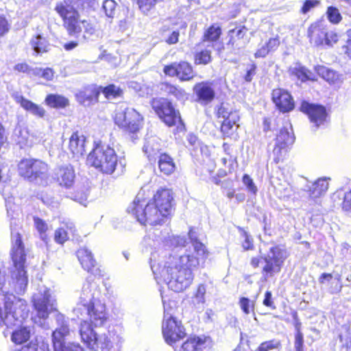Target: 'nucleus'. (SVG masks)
I'll return each mask as SVG.
<instances>
[{
    "mask_svg": "<svg viewBox=\"0 0 351 351\" xmlns=\"http://www.w3.org/2000/svg\"><path fill=\"white\" fill-rule=\"evenodd\" d=\"M189 237L191 244L186 243L184 237L169 236L166 242L174 247H180V254L173 256L165 251H155L151 254L150 267L155 279L163 281L175 292H181L193 282V269L208 255L206 246L197 240L195 232L191 229Z\"/></svg>",
    "mask_w": 351,
    "mask_h": 351,
    "instance_id": "1",
    "label": "nucleus"
},
{
    "mask_svg": "<svg viewBox=\"0 0 351 351\" xmlns=\"http://www.w3.org/2000/svg\"><path fill=\"white\" fill-rule=\"evenodd\" d=\"M173 196L169 189L158 190L153 199L145 198V191L141 189L133 202L128 206V212L135 215L139 223L143 225L160 224L171 215Z\"/></svg>",
    "mask_w": 351,
    "mask_h": 351,
    "instance_id": "2",
    "label": "nucleus"
},
{
    "mask_svg": "<svg viewBox=\"0 0 351 351\" xmlns=\"http://www.w3.org/2000/svg\"><path fill=\"white\" fill-rule=\"evenodd\" d=\"M88 316L90 322L82 320L80 324L79 333L82 341L88 348L93 351L109 350L111 342L106 334H98L93 328L101 326L107 320L106 305L100 301L91 304Z\"/></svg>",
    "mask_w": 351,
    "mask_h": 351,
    "instance_id": "3",
    "label": "nucleus"
},
{
    "mask_svg": "<svg viewBox=\"0 0 351 351\" xmlns=\"http://www.w3.org/2000/svg\"><path fill=\"white\" fill-rule=\"evenodd\" d=\"M11 256L14 267L11 275L12 291L21 293L25 291L28 280L24 266L26 253L21 236L18 232L12 233Z\"/></svg>",
    "mask_w": 351,
    "mask_h": 351,
    "instance_id": "4",
    "label": "nucleus"
},
{
    "mask_svg": "<svg viewBox=\"0 0 351 351\" xmlns=\"http://www.w3.org/2000/svg\"><path fill=\"white\" fill-rule=\"evenodd\" d=\"M32 302L36 311V316L33 318L34 324L45 330L49 329V324L47 319L51 313L57 311L56 299L50 289L45 287H40L33 294Z\"/></svg>",
    "mask_w": 351,
    "mask_h": 351,
    "instance_id": "5",
    "label": "nucleus"
},
{
    "mask_svg": "<svg viewBox=\"0 0 351 351\" xmlns=\"http://www.w3.org/2000/svg\"><path fill=\"white\" fill-rule=\"evenodd\" d=\"M117 155L109 145L97 143L88 154L87 162L99 171L112 174L117 166Z\"/></svg>",
    "mask_w": 351,
    "mask_h": 351,
    "instance_id": "6",
    "label": "nucleus"
},
{
    "mask_svg": "<svg viewBox=\"0 0 351 351\" xmlns=\"http://www.w3.org/2000/svg\"><path fill=\"white\" fill-rule=\"evenodd\" d=\"M57 328L51 335L53 350V351H84V349L75 343H66V338L70 335L69 321L62 313H57L56 315Z\"/></svg>",
    "mask_w": 351,
    "mask_h": 351,
    "instance_id": "7",
    "label": "nucleus"
},
{
    "mask_svg": "<svg viewBox=\"0 0 351 351\" xmlns=\"http://www.w3.org/2000/svg\"><path fill=\"white\" fill-rule=\"evenodd\" d=\"M154 110L160 119L169 127L176 125V131H184L185 126L181 119L179 111L176 110L171 103L165 98H155L152 101Z\"/></svg>",
    "mask_w": 351,
    "mask_h": 351,
    "instance_id": "8",
    "label": "nucleus"
},
{
    "mask_svg": "<svg viewBox=\"0 0 351 351\" xmlns=\"http://www.w3.org/2000/svg\"><path fill=\"white\" fill-rule=\"evenodd\" d=\"M143 117L135 109L119 106L115 112L114 122L121 128L130 132H137L141 126Z\"/></svg>",
    "mask_w": 351,
    "mask_h": 351,
    "instance_id": "9",
    "label": "nucleus"
},
{
    "mask_svg": "<svg viewBox=\"0 0 351 351\" xmlns=\"http://www.w3.org/2000/svg\"><path fill=\"white\" fill-rule=\"evenodd\" d=\"M18 170L20 176L30 181H35L38 178L43 179L46 176L48 167L40 160L25 158L19 163Z\"/></svg>",
    "mask_w": 351,
    "mask_h": 351,
    "instance_id": "10",
    "label": "nucleus"
},
{
    "mask_svg": "<svg viewBox=\"0 0 351 351\" xmlns=\"http://www.w3.org/2000/svg\"><path fill=\"white\" fill-rule=\"evenodd\" d=\"M162 334L166 342L170 345L184 338L185 329L181 324L172 316L163 320Z\"/></svg>",
    "mask_w": 351,
    "mask_h": 351,
    "instance_id": "11",
    "label": "nucleus"
},
{
    "mask_svg": "<svg viewBox=\"0 0 351 351\" xmlns=\"http://www.w3.org/2000/svg\"><path fill=\"white\" fill-rule=\"evenodd\" d=\"M265 265L263 269V273L265 278L271 276L280 270L281 265L284 260L283 252L278 246L270 247L269 252L264 257Z\"/></svg>",
    "mask_w": 351,
    "mask_h": 351,
    "instance_id": "12",
    "label": "nucleus"
},
{
    "mask_svg": "<svg viewBox=\"0 0 351 351\" xmlns=\"http://www.w3.org/2000/svg\"><path fill=\"white\" fill-rule=\"evenodd\" d=\"M55 10L62 17L64 26L70 35H76L82 32V24L83 20L79 19L78 12L71 10L66 12L62 5L55 8Z\"/></svg>",
    "mask_w": 351,
    "mask_h": 351,
    "instance_id": "13",
    "label": "nucleus"
},
{
    "mask_svg": "<svg viewBox=\"0 0 351 351\" xmlns=\"http://www.w3.org/2000/svg\"><path fill=\"white\" fill-rule=\"evenodd\" d=\"M300 108L303 112L308 116L311 122L315 124L316 128L322 125L326 121V111L322 106L303 101Z\"/></svg>",
    "mask_w": 351,
    "mask_h": 351,
    "instance_id": "14",
    "label": "nucleus"
},
{
    "mask_svg": "<svg viewBox=\"0 0 351 351\" xmlns=\"http://www.w3.org/2000/svg\"><path fill=\"white\" fill-rule=\"evenodd\" d=\"M75 171L71 165H62L55 169L54 179L62 187L70 189L75 182Z\"/></svg>",
    "mask_w": 351,
    "mask_h": 351,
    "instance_id": "15",
    "label": "nucleus"
},
{
    "mask_svg": "<svg viewBox=\"0 0 351 351\" xmlns=\"http://www.w3.org/2000/svg\"><path fill=\"white\" fill-rule=\"evenodd\" d=\"M272 99L278 109L283 112H289L294 108L291 95L284 89H274L272 92Z\"/></svg>",
    "mask_w": 351,
    "mask_h": 351,
    "instance_id": "16",
    "label": "nucleus"
},
{
    "mask_svg": "<svg viewBox=\"0 0 351 351\" xmlns=\"http://www.w3.org/2000/svg\"><path fill=\"white\" fill-rule=\"evenodd\" d=\"M193 91L197 97V101L204 105L211 102L215 96L214 88L209 82H202L196 84L193 87Z\"/></svg>",
    "mask_w": 351,
    "mask_h": 351,
    "instance_id": "17",
    "label": "nucleus"
},
{
    "mask_svg": "<svg viewBox=\"0 0 351 351\" xmlns=\"http://www.w3.org/2000/svg\"><path fill=\"white\" fill-rule=\"evenodd\" d=\"M99 295L98 285L96 282L87 280L83 285L79 300L82 302L93 304L99 302Z\"/></svg>",
    "mask_w": 351,
    "mask_h": 351,
    "instance_id": "18",
    "label": "nucleus"
},
{
    "mask_svg": "<svg viewBox=\"0 0 351 351\" xmlns=\"http://www.w3.org/2000/svg\"><path fill=\"white\" fill-rule=\"evenodd\" d=\"M293 142L294 137L293 134L289 132L287 128H282L277 135L276 146L273 150L274 154L278 156V160L282 153L287 151V147L293 144Z\"/></svg>",
    "mask_w": 351,
    "mask_h": 351,
    "instance_id": "19",
    "label": "nucleus"
},
{
    "mask_svg": "<svg viewBox=\"0 0 351 351\" xmlns=\"http://www.w3.org/2000/svg\"><path fill=\"white\" fill-rule=\"evenodd\" d=\"M86 137L79 132H73L70 138L69 149L72 153L73 157L79 158L86 152Z\"/></svg>",
    "mask_w": 351,
    "mask_h": 351,
    "instance_id": "20",
    "label": "nucleus"
},
{
    "mask_svg": "<svg viewBox=\"0 0 351 351\" xmlns=\"http://www.w3.org/2000/svg\"><path fill=\"white\" fill-rule=\"evenodd\" d=\"M326 32L319 23L312 24L308 29V37L311 44L315 47L325 45Z\"/></svg>",
    "mask_w": 351,
    "mask_h": 351,
    "instance_id": "21",
    "label": "nucleus"
},
{
    "mask_svg": "<svg viewBox=\"0 0 351 351\" xmlns=\"http://www.w3.org/2000/svg\"><path fill=\"white\" fill-rule=\"evenodd\" d=\"M247 29L245 27L234 28L229 30L228 45H231L233 49H241L245 47L246 41L243 39Z\"/></svg>",
    "mask_w": 351,
    "mask_h": 351,
    "instance_id": "22",
    "label": "nucleus"
},
{
    "mask_svg": "<svg viewBox=\"0 0 351 351\" xmlns=\"http://www.w3.org/2000/svg\"><path fill=\"white\" fill-rule=\"evenodd\" d=\"M160 139L157 136H149L145 138L143 147V152L147 156L149 160H155L160 154L161 145Z\"/></svg>",
    "mask_w": 351,
    "mask_h": 351,
    "instance_id": "23",
    "label": "nucleus"
},
{
    "mask_svg": "<svg viewBox=\"0 0 351 351\" xmlns=\"http://www.w3.org/2000/svg\"><path fill=\"white\" fill-rule=\"evenodd\" d=\"M329 180L330 178L326 177L318 178L308 186L309 197L315 199L324 195L328 189Z\"/></svg>",
    "mask_w": 351,
    "mask_h": 351,
    "instance_id": "24",
    "label": "nucleus"
},
{
    "mask_svg": "<svg viewBox=\"0 0 351 351\" xmlns=\"http://www.w3.org/2000/svg\"><path fill=\"white\" fill-rule=\"evenodd\" d=\"M99 95L98 86L92 85L86 87L84 90L77 95L78 101L84 105H89L92 102H97Z\"/></svg>",
    "mask_w": 351,
    "mask_h": 351,
    "instance_id": "25",
    "label": "nucleus"
},
{
    "mask_svg": "<svg viewBox=\"0 0 351 351\" xmlns=\"http://www.w3.org/2000/svg\"><path fill=\"white\" fill-rule=\"evenodd\" d=\"M16 101L20 104L21 106L33 115L43 118L46 114V110L43 107L24 98L21 95L15 97Z\"/></svg>",
    "mask_w": 351,
    "mask_h": 351,
    "instance_id": "26",
    "label": "nucleus"
},
{
    "mask_svg": "<svg viewBox=\"0 0 351 351\" xmlns=\"http://www.w3.org/2000/svg\"><path fill=\"white\" fill-rule=\"evenodd\" d=\"M240 117L238 112L234 111L228 119H226L221 124V131L223 135L229 137L237 131Z\"/></svg>",
    "mask_w": 351,
    "mask_h": 351,
    "instance_id": "27",
    "label": "nucleus"
},
{
    "mask_svg": "<svg viewBox=\"0 0 351 351\" xmlns=\"http://www.w3.org/2000/svg\"><path fill=\"white\" fill-rule=\"evenodd\" d=\"M77 258L82 267L90 271L95 265V260L92 252L86 247L80 248L76 252Z\"/></svg>",
    "mask_w": 351,
    "mask_h": 351,
    "instance_id": "28",
    "label": "nucleus"
},
{
    "mask_svg": "<svg viewBox=\"0 0 351 351\" xmlns=\"http://www.w3.org/2000/svg\"><path fill=\"white\" fill-rule=\"evenodd\" d=\"M5 337L11 334V339L16 344H22L30 338L31 329L29 327H21L10 332L8 330L3 332Z\"/></svg>",
    "mask_w": 351,
    "mask_h": 351,
    "instance_id": "29",
    "label": "nucleus"
},
{
    "mask_svg": "<svg viewBox=\"0 0 351 351\" xmlns=\"http://www.w3.org/2000/svg\"><path fill=\"white\" fill-rule=\"evenodd\" d=\"M29 43L33 50L37 53L47 52L49 47L48 40L40 32H37L32 36Z\"/></svg>",
    "mask_w": 351,
    "mask_h": 351,
    "instance_id": "30",
    "label": "nucleus"
},
{
    "mask_svg": "<svg viewBox=\"0 0 351 351\" xmlns=\"http://www.w3.org/2000/svg\"><path fill=\"white\" fill-rule=\"evenodd\" d=\"M279 45L280 40L278 36L269 38L267 43L257 49L254 53L255 58H259L266 57L270 52L276 51Z\"/></svg>",
    "mask_w": 351,
    "mask_h": 351,
    "instance_id": "31",
    "label": "nucleus"
},
{
    "mask_svg": "<svg viewBox=\"0 0 351 351\" xmlns=\"http://www.w3.org/2000/svg\"><path fill=\"white\" fill-rule=\"evenodd\" d=\"M205 342V337H190L182 344L179 351H202Z\"/></svg>",
    "mask_w": 351,
    "mask_h": 351,
    "instance_id": "32",
    "label": "nucleus"
},
{
    "mask_svg": "<svg viewBox=\"0 0 351 351\" xmlns=\"http://www.w3.org/2000/svg\"><path fill=\"white\" fill-rule=\"evenodd\" d=\"M74 225L71 222H67L58 228L54 233V240L58 243L62 245L65 241L69 239V234L73 233L75 231Z\"/></svg>",
    "mask_w": 351,
    "mask_h": 351,
    "instance_id": "33",
    "label": "nucleus"
},
{
    "mask_svg": "<svg viewBox=\"0 0 351 351\" xmlns=\"http://www.w3.org/2000/svg\"><path fill=\"white\" fill-rule=\"evenodd\" d=\"M20 351H49V343L42 337H37L27 345L23 346Z\"/></svg>",
    "mask_w": 351,
    "mask_h": 351,
    "instance_id": "34",
    "label": "nucleus"
},
{
    "mask_svg": "<svg viewBox=\"0 0 351 351\" xmlns=\"http://www.w3.org/2000/svg\"><path fill=\"white\" fill-rule=\"evenodd\" d=\"M45 102L53 108H64L69 105V100L64 96L58 94L48 95Z\"/></svg>",
    "mask_w": 351,
    "mask_h": 351,
    "instance_id": "35",
    "label": "nucleus"
},
{
    "mask_svg": "<svg viewBox=\"0 0 351 351\" xmlns=\"http://www.w3.org/2000/svg\"><path fill=\"white\" fill-rule=\"evenodd\" d=\"M158 167L161 172L168 176L175 171L176 165L170 156L166 154H160Z\"/></svg>",
    "mask_w": 351,
    "mask_h": 351,
    "instance_id": "36",
    "label": "nucleus"
},
{
    "mask_svg": "<svg viewBox=\"0 0 351 351\" xmlns=\"http://www.w3.org/2000/svg\"><path fill=\"white\" fill-rule=\"evenodd\" d=\"M88 3V0H64L56 3V8L62 5L66 12L84 9Z\"/></svg>",
    "mask_w": 351,
    "mask_h": 351,
    "instance_id": "37",
    "label": "nucleus"
},
{
    "mask_svg": "<svg viewBox=\"0 0 351 351\" xmlns=\"http://www.w3.org/2000/svg\"><path fill=\"white\" fill-rule=\"evenodd\" d=\"M317 73L330 83H336L341 80V75L336 71L324 66L316 67Z\"/></svg>",
    "mask_w": 351,
    "mask_h": 351,
    "instance_id": "38",
    "label": "nucleus"
},
{
    "mask_svg": "<svg viewBox=\"0 0 351 351\" xmlns=\"http://www.w3.org/2000/svg\"><path fill=\"white\" fill-rule=\"evenodd\" d=\"M290 71L292 75L302 82L313 80V73L301 64H295L290 69Z\"/></svg>",
    "mask_w": 351,
    "mask_h": 351,
    "instance_id": "39",
    "label": "nucleus"
},
{
    "mask_svg": "<svg viewBox=\"0 0 351 351\" xmlns=\"http://www.w3.org/2000/svg\"><path fill=\"white\" fill-rule=\"evenodd\" d=\"M178 77L181 81H189L195 76L192 66L186 62L178 63Z\"/></svg>",
    "mask_w": 351,
    "mask_h": 351,
    "instance_id": "40",
    "label": "nucleus"
},
{
    "mask_svg": "<svg viewBox=\"0 0 351 351\" xmlns=\"http://www.w3.org/2000/svg\"><path fill=\"white\" fill-rule=\"evenodd\" d=\"M34 223L36 230L39 233L40 239L45 242V244H47L49 241V238L47 234L49 230L48 224L45 221L38 217H34Z\"/></svg>",
    "mask_w": 351,
    "mask_h": 351,
    "instance_id": "41",
    "label": "nucleus"
},
{
    "mask_svg": "<svg viewBox=\"0 0 351 351\" xmlns=\"http://www.w3.org/2000/svg\"><path fill=\"white\" fill-rule=\"evenodd\" d=\"M98 88L99 89V94L103 93L107 99H115L122 93L121 89L114 84H110L106 87L99 86Z\"/></svg>",
    "mask_w": 351,
    "mask_h": 351,
    "instance_id": "42",
    "label": "nucleus"
},
{
    "mask_svg": "<svg viewBox=\"0 0 351 351\" xmlns=\"http://www.w3.org/2000/svg\"><path fill=\"white\" fill-rule=\"evenodd\" d=\"M221 34V29L219 26L217 25H213L206 29L204 32L202 43L206 42H215Z\"/></svg>",
    "mask_w": 351,
    "mask_h": 351,
    "instance_id": "43",
    "label": "nucleus"
},
{
    "mask_svg": "<svg viewBox=\"0 0 351 351\" xmlns=\"http://www.w3.org/2000/svg\"><path fill=\"white\" fill-rule=\"evenodd\" d=\"M206 285L200 284L198 285L193 297V302L195 304L203 305L206 302Z\"/></svg>",
    "mask_w": 351,
    "mask_h": 351,
    "instance_id": "44",
    "label": "nucleus"
},
{
    "mask_svg": "<svg viewBox=\"0 0 351 351\" xmlns=\"http://www.w3.org/2000/svg\"><path fill=\"white\" fill-rule=\"evenodd\" d=\"M91 306V304L87 302H82V301L78 300L75 307L73 308V313L80 319L84 318L85 315H88L90 308Z\"/></svg>",
    "mask_w": 351,
    "mask_h": 351,
    "instance_id": "45",
    "label": "nucleus"
},
{
    "mask_svg": "<svg viewBox=\"0 0 351 351\" xmlns=\"http://www.w3.org/2000/svg\"><path fill=\"white\" fill-rule=\"evenodd\" d=\"M55 72L51 68L42 69L34 67L33 75L34 77H40L47 81H51L53 79Z\"/></svg>",
    "mask_w": 351,
    "mask_h": 351,
    "instance_id": "46",
    "label": "nucleus"
},
{
    "mask_svg": "<svg viewBox=\"0 0 351 351\" xmlns=\"http://www.w3.org/2000/svg\"><path fill=\"white\" fill-rule=\"evenodd\" d=\"M210 61L211 51L210 49L202 50L195 54V62L197 64H207Z\"/></svg>",
    "mask_w": 351,
    "mask_h": 351,
    "instance_id": "47",
    "label": "nucleus"
},
{
    "mask_svg": "<svg viewBox=\"0 0 351 351\" xmlns=\"http://www.w3.org/2000/svg\"><path fill=\"white\" fill-rule=\"evenodd\" d=\"M275 191L276 195L280 199L288 198L292 194L291 186L287 183L276 186Z\"/></svg>",
    "mask_w": 351,
    "mask_h": 351,
    "instance_id": "48",
    "label": "nucleus"
},
{
    "mask_svg": "<svg viewBox=\"0 0 351 351\" xmlns=\"http://www.w3.org/2000/svg\"><path fill=\"white\" fill-rule=\"evenodd\" d=\"M326 15L328 21L333 24L339 23L342 19L339 10L333 6L328 8Z\"/></svg>",
    "mask_w": 351,
    "mask_h": 351,
    "instance_id": "49",
    "label": "nucleus"
},
{
    "mask_svg": "<svg viewBox=\"0 0 351 351\" xmlns=\"http://www.w3.org/2000/svg\"><path fill=\"white\" fill-rule=\"evenodd\" d=\"M117 3L114 0H104L102 8L106 15L109 18H113L116 12Z\"/></svg>",
    "mask_w": 351,
    "mask_h": 351,
    "instance_id": "50",
    "label": "nucleus"
},
{
    "mask_svg": "<svg viewBox=\"0 0 351 351\" xmlns=\"http://www.w3.org/2000/svg\"><path fill=\"white\" fill-rule=\"evenodd\" d=\"M14 135L17 136L16 141L21 145L27 144L29 134L26 128H16L14 130Z\"/></svg>",
    "mask_w": 351,
    "mask_h": 351,
    "instance_id": "51",
    "label": "nucleus"
},
{
    "mask_svg": "<svg viewBox=\"0 0 351 351\" xmlns=\"http://www.w3.org/2000/svg\"><path fill=\"white\" fill-rule=\"evenodd\" d=\"M242 241V247L244 250H250L254 248L253 239L245 230H242L241 233Z\"/></svg>",
    "mask_w": 351,
    "mask_h": 351,
    "instance_id": "52",
    "label": "nucleus"
},
{
    "mask_svg": "<svg viewBox=\"0 0 351 351\" xmlns=\"http://www.w3.org/2000/svg\"><path fill=\"white\" fill-rule=\"evenodd\" d=\"M14 70L18 72L26 73L29 77H32L34 68L31 67L26 62H21L16 64L14 66Z\"/></svg>",
    "mask_w": 351,
    "mask_h": 351,
    "instance_id": "53",
    "label": "nucleus"
},
{
    "mask_svg": "<svg viewBox=\"0 0 351 351\" xmlns=\"http://www.w3.org/2000/svg\"><path fill=\"white\" fill-rule=\"evenodd\" d=\"M242 181L249 192L254 195H255L257 193V187L256 186L253 180L250 178L249 175L245 174L243 176Z\"/></svg>",
    "mask_w": 351,
    "mask_h": 351,
    "instance_id": "54",
    "label": "nucleus"
},
{
    "mask_svg": "<svg viewBox=\"0 0 351 351\" xmlns=\"http://www.w3.org/2000/svg\"><path fill=\"white\" fill-rule=\"evenodd\" d=\"M239 306L245 314L250 313L251 307L254 308V302H251L250 299L245 297H242L239 300Z\"/></svg>",
    "mask_w": 351,
    "mask_h": 351,
    "instance_id": "55",
    "label": "nucleus"
},
{
    "mask_svg": "<svg viewBox=\"0 0 351 351\" xmlns=\"http://www.w3.org/2000/svg\"><path fill=\"white\" fill-rule=\"evenodd\" d=\"M160 0H138L140 9L143 12H148L157 1Z\"/></svg>",
    "mask_w": 351,
    "mask_h": 351,
    "instance_id": "56",
    "label": "nucleus"
},
{
    "mask_svg": "<svg viewBox=\"0 0 351 351\" xmlns=\"http://www.w3.org/2000/svg\"><path fill=\"white\" fill-rule=\"evenodd\" d=\"M178 64L173 63L170 65L165 66L163 69V71L167 75L171 77H178Z\"/></svg>",
    "mask_w": 351,
    "mask_h": 351,
    "instance_id": "57",
    "label": "nucleus"
},
{
    "mask_svg": "<svg viewBox=\"0 0 351 351\" xmlns=\"http://www.w3.org/2000/svg\"><path fill=\"white\" fill-rule=\"evenodd\" d=\"M88 198V193L86 191H83L82 193L76 192L73 195V197H71L74 201L80 203L83 206H86V202Z\"/></svg>",
    "mask_w": 351,
    "mask_h": 351,
    "instance_id": "58",
    "label": "nucleus"
},
{
    "mask_svg": "<svg viewBox=\"0 0 351 351\" xmlns=\"http://www.w3.org/2000/svg\"><path fill=\"white\" fill-rule=\"evenodd\" d=\"M278 344V343L274 340L265 341L259 346L256 351H268L276 348Z\"/></svg>",
    "mask_w": 351,
    "mask_h": 351,
    "instance_id": "59",
    "label": "nucleus"
},
{
    "mask_svg": "<svg viewBox=\"0 0 351 351\" xmlns=\"http://www.w3.org/2000/svg\"><path fill=\"white\" fill-rule=\"evenodd\" d=\"M342 208L346 211H351V190L344 194Z\"/></svg>",
    "mask_w": 351,
    "mask_h": 351,
    "instance_id": "60",
    "label": "nucleus"
},
{
    "mask_svg": "<svg viewBox=\"0 0 351 351\" xmlns=\"http://www.w3.org/2000/svg\"><path fill=\"white\" fill-rule=\"evenodd\" d=\"M263 305L272 309L276 308V306L272 300V294L270 291H267L265 293V298L263 302Z\"/></svg>",
    "mask_w": 351,
    "mask_h": 351,
    "instance_id": "61",
    "label": "nucleus"
},
{
    "mask_svg": "<svg viewBox=\"0 0 351 351\" xmlns=\"http://www.w3.org/2000/svg\"><path fill=\"white\" fill-rule=\"evenodd\" d=\"M160 295L162 298V301L163 307H164V320H165V319H168L170 316H171V315L170 313L171 306L170 302H167L166 301L162 291H160Z\"/></svg>",
    "mask_w": 351,
    "mask_h": 351,
    "instance_id": "62",
    "label": "nucleus"
},
{
    "mask_svg": "<svg viewBox=\"0 0 351 351\" xmlns=\"http://www.w3.org/2000/svg\"><path fill=\"white\" fill-rule=\"evenodd\" d=\"M171 95H173L175 97H176L179 100H184L187 99V94L184 91V90L175 86L174 90H173V93Z\"/></svg>",
    "mask_w": 351,
    "mask_h": 351,
    "instance_id": "63",
    "label": "nucleus"
},
{
    "mask_svg": "<svg viewBox=\"0 0 351 351\" xmlns=\"http://www.w3.org/2000/svg\"><path fill=\"white\" fill-rule=\"evenodd\" d=\"M318 3L319 1L316 0H306L302 8V13H307L311 8L315 7Z\"/></svg>",
    "mask_w": 351,
    "mask_h": 351,
    "instance_id": "64",
    "label": "nucleus"
}]
</instances>
